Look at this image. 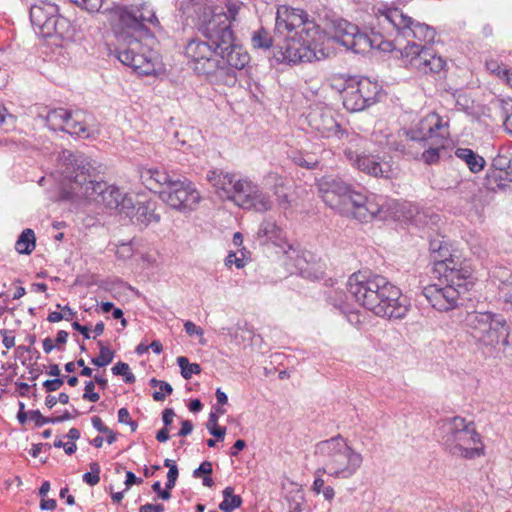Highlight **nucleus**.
<instances>
[{"mask_svg": "<svg viewBox=\"0 0 512 512\" xmlns=\"http://www.w3.org/2000/svg\"><path fill=\"white\" fill-rule=\"evenodd\" d=\"M380 36H390L395 33L408 39L401 55L405 65L423 74L440 73L446 66V61L426 44L433 43L436 31L433 27L416 22L398 8L379 9L377 14V29Z\"/></svg>", "mask_w": 512, "mask_h": 512, "instance_id": "nucleus-1", "label": "nucleus"}, {"mask_svg": "<svg viewBox=\"0 0 512 512\" xmlns=\"http://www.w3.org/2000/svg\"><path fill=\"white\" fill-rule=\"evenodd\" d=\"M275 33L284 37L283 44L273 48V58L278 63L313 62L327 57L318 43L319 26L303 9L280 5L276 11Z\"/></svg>", "mask_w": 512, "mask_h": 512, "instance_id": "nucleus-2", "label": "nucleus"}, {"mask_svg": "<svg viewBox=\"0 0 512 512\" xmlns=\"http://www.w3.org/2000/svg\"><path fill=\"white\" fill-rule=\"evenodd\" d=\"M62 174L68 181L70 197L85 199L115 209L122 191L102 180L96 161L80 152L63 150L58 155Z\"/></svg>", "mask_w": 512, "mask_h": 512, "instance_id": "nucleus-3", "label": "nucleus"}, {"mask_svg": "<svg viewBox=\"0 0 512 512\" xmlns=\"http://www.w3.org/2000/svg\"><path fill=\"white\" fill-rule=\"evenodd\" d=\"M119 23L122 26L120 39L126 44L118 50V59L139 74L149 75L154 71L153 51L140 41L148 33L147 24L159 25L153 8L143 3L119 9Z\"/></svg>", "mask_w": 512, "mask_h": 512, "instance_id": "nucleus-4", "label": "nucleus"}, {"mask_svg": "<svg viewBox=\"0 0 512 512\" xmlns=\"http://www.w3.org/2000/svg\"><path fill=\"white\" fill-rule=\"evenodd\" d=\"M319 193L331 208L339 210L361 222L376 217L383 219L384 199L375 195L366 196L356 191L339 177L328 176L319 182Z\"/></svg>", "mask_w": 512, "mask_h": 512, "instance_id": "nucleus-5", "label": "nucleus"}, {"mask_svg": "<svg viewBox=\"0 0 512 512\" xmlns=\"http://www.w3.org/2000/svg\"><path fill=\"white\" fill-rule=\"evenodd\" d=\"M218 18L209 21L206 28L207 41L192 39L185 46L188 65L197 74L204 76L210 83L232 87L237 78L229 70L220 67L219 49L213 43L212 35L219 34Z\"/></svg>", "mask_w": 512, "mask_h": 512, "instance_id": "nucleus-6", "label": "nucleus"}, {"mask_svg": "<svg viewBox=\"0 0 512 512\" xmlns=\"http://www.w3.org/2000/svg\"><path fill=\"white\" fill-rule=\"evenodd\" d=\"M464 325L478 349L486 355L494 356L500 345H509L511 328L506 318L500 313L468 312Z\"/></svg>", "mask_w": 512, "mask_h": 512, "instance_id": "nucleus-7", "label": "nucleus"}, {"mask_svg": "<svg viewBox=\"0 0 512 512\" xmlns=\"http://www.w3.org/2000/svg\"><path fill=\"white\" fill-rule=\"evenodd\" d=\"M473 284V275L470 279H454L453 282L445 281L444 276H440L437 283L425 286L422 294L435 310L448 312L458 307L461 297Z\"/></svg>", "mask_w": 512, "mask_h": 512, "instance_id": "nucleus-8", "label": "nucleus"}, {"mask_svg": "<svg viewBox=\"0 0 512 512\" xmlns=\"http://www.w3.org/2000/svg\"><path fill=\"white\" fill-rule=\"evenodd\" d=\"M212 39L219 49L220 67L226 68L237 78L235 70L245 68L250 62V55L242 46L234 43V32L229 24L219 23V34H213Z\"/></svg>", "mask_w": 512, "mask_h": 512, "instance_id": "nucleus-9", "label": "nucleus"}, {"mask_svg": "<svg viewBox=\"0 0 512 512\" xmlns=\"http://www.w3.org/2000/svg\"><path fill=\"white\" fill-rule=\"evenodd\" d=\"M403 135L407 141L419 142L423 146L432 141V145H441L443 140L449 136L448 121L436 112H430L422 117L411 128L403 130Z\"/></svg>", "mask_w": 512, "mask_h": 512, "instance_id": "nucleus-10", "label": "nucleus"}, {"mask_svg": "<svg viewBox=\"0 0 512 512\" xmlns=\"http://www.w3.org/2000/svg\"><path fill=\"white\" fill-rule=\"evenodd\" d=\"M386 278L369 270L353 273L347 281L348 293L365 308L375 306L379 292L386 284Z\"/></svg>", "mask_w": 512, "mask_h": 512, "instance_id": "nucleus-11", "label": "nucleus"}, {"mask_svg": "<svg viewBox=\"0 0 512 512\" xmlns=\"http://www.w3.org/2000/svg\"><path fill=\"white\" fill-rule=\"evenodd\" d=\"M439 430L444 434L445 442L455 448L481 444V436L476 431L474 422H468L461 416L441 420Z\"/></svg>", "mask_w": 512, "mask_h": 512, "instance_id": "nucleus-12", "label": "nucleus"}, {"mask_svg": "<svg viewBox=\"0 0 512 512\" xmlns=\"http://www.w3.org/2000/svg\"><path fill=\"white\" fill-rule=\"evenodd\" d=\"M160 199L172 209L189 212L196 208L201 196L190 180L177 178L160 191Z\"/></svg>", "mask_w": 512, "mask_h": 512, "instance_id": "nucleus-13", "label": "nucleus"}, {"mask_svg": "<svg viewBox=\"0 0 512 512\" xmlns=\"http://www.w3.org/2000/svg\"><path fill=\"white\" fill-rule=\"evenodd\" d=\"M374 304L375 306H368L367 309L380 317L402 319L408 312V305L401 290L388 280Z\"/></svg>", "mask_w": 512, "mask_h": 512, "instance_id": "nucleus-14", "label": "nucleus"}, {"mask_svg": "<svg viewBox=\"0 0 512 512\" xmlns=\"http://www.w3.org/2000/svg\"><path fill=\"white\" fill-rule=\"evenodd\" d=\"M431 261L434 263V271L444 276L445 281L453 282L454 279H470L473 275V269L459 256L453 254L448 245L433 254Z\"/></svg>", "mask_w": 512, "mask_h": 512, "instance_id": "nucleus-15", "label": "nucleus"}, {"mask_svg": "<svg viewBox=\"0 0 512 512\" xmlns=\"http://www.w3.org/2000/svg\"><path fill=\"white\" fill-rule=\"evenodd\" d=\"M334 39L354 53H364L372 48V42L367 34L360 31L359 27L345 19L332 21Z\"/></svg>", "mask_w": 512, "mask_h": 512, "instance_id": "nucleus-16", "label": "nucleus"}, {"mask_svg": "<svg viewBox=\"0 0 512 512\" xmlns=\"http://www.w3.org/2000/svg\"><path fill=\"white\" fill-rule=\"evenodd\" d=\"M362 462V455L355 450H334L327 469L332 476L349 478L360 468Z\"/></svg>", "mask_w": 512, "mask_h": 512, "instance_id": "nucleus-17", "label": "nucleus"}, {"mask_svg": "<svg viewBox=\"0 0 512 512\" xmlns=\"http://www.w3.org/2000/svg\"><path fill=\"white\" fill-rule=\"evenodd\" d=\"M344 155L353 167L367 175L373 177H389V165L382 162L378 156L359 154L351 148H346Z\"/></svg>", "mask_w": 512, "mask_h": 512, "instance_id": "nucleus-18", "label": "nucleus"}, {"mask_svg": "<svg viewBox=\"0 0 512 512\" xmlns=\"http://www.w3.org/2000/svg\"><path fill=\"white\" fill-rule=\"evenodd\" d=\"M308 122L312 129L317 131L322 137L336 136L343 138L348 135L346 130L341 129L340 124L335 120L331 109H315L308 115Z\"/></svg>", "mask_w": 512, "mask_h": 512, "instance_id": "nucleus-19", "label": "nucleus"}, {"mask_svg": "<svg viewBox=\"0 0 512 512\" xmlns=\"http://www.w3.org/2000/svg\"><path fill=\"white\" fill-rule=\"evenodd\" d=\"M57 12V6L51 3L33 5L30 8V20L35 32L42 37H49V30Z\"/></svg>", "mask_w": 512, "mask_h": 512, "instance_id": "nucleus-20", "label": "nucleus"}, {"mask_svg": "<svg viewBox=\"0 0 512 512\" xmlns=\"http://www.w3.org/2000/svg\"><path fill=\"white\" fill-rule=\"evenodd\" d=\"M492 282L497 285L498 300L506 311L512 312V272L506 267H495L490 272Z\"/></svg>", "mask_w": 512, "mask_h": 512, "instance_id": "nucleus-21", "label": "nucleus"}, {"mask_svg": "<svg viewBox=\"0 0 512 512\" xmlns=\"http://www.w3.org/2000/svg\"><path fill=\"white\" fill-rule=\"evenodd\" d=\"M142 184L153 192H158L170 186L174 178L165 170L159 168H142L140 170Z\"/></svg>", "mask_w": 512, "mask_h": 512, "instance_id": "nucleus-22", "label": "nucleus"}, {"mask_svg": "<svg viewBox=\"0 0 512 512\" xmlns=\"http://www.w3.org/2000/svg\"><path fill=\"white\" fill-rule=\"evenodd\" d=\"M157 202L149 199L143 202H137V209L131 218L137 225L147 227L152 223H159L161 216L156 212Z\"/></svg>", "mask_w": 512, "mask_h": 512, "instance_id": "nucleus-23", "label": "nucleus"}, {"mask_svg": "<svg viewBox=\"0 0 512 512\" xmlns=\"http://www.w3.org/2000/svg\"><path fill=\"white\" fill-rule=\"evenodd\" d=\"M255 186L256 184L248 179H237L231 193L227 194V199L244 209L250 203V197Z\"/></svg>", "mask_w": 512, "mask_h": 512, "instance_id": "nucleus-24", "label": "nucleus"}, {"mask_svg": "<svg viewBox=\"0 0 512 512\" xmlns=\"http://www.w3.org/2000/svg\"><path fill=\"white\" fill-rule=\"evenodd\" d=\"M207 181L218 191H222V196L227 198L231 193L234 183L237 181L235 175L222 170H210L206 175Z\"/></svg>", "mask_w": 512, "mask_h": 512, "instance_id": "nucleus-25", "label": "nucleus"}, {"mask_svg": "<svg viewBox=\"0 0 512 512\" xmlns=\"http://www.w3.org/2000/svg\"><path fill=\"white\" fill-rule=\"evenodd\" d=\"M342 100L343 106L350 112H358L367 108L356 82H350L343 88Z\"/></svg>", "mask_w": 512, "mask_h": 512, "instance_id": "nucleus-26", "label": "nucleus"}, {"mask_svg": "<svg viewBox=\"0 0 512 512\" xmlns=\"http://www.w3.org/2000/svg\"><path fill=\"white\" fill-rule=\"evenodd\" d=\"M258 238H265L278 247H283L286 243V235L281 227L271 220H264L257 232Z\"/></svg>", "mask_w": 512, "mask_h": 512, "instance_id": "nucleus-27", "label": "nucleus"}, {"mask_svg": "<svg viewBox=\"0 0 512 512\" xmlns=\"http://www.w3.org/2000/svg\"><path fill=\"white\" fill-rule=\"evenodd\" d=\"M268 179L273 182L271 190L276 197L279 208L282 210L289 209L291 203L288 196L289 188L286 179L276 173H270Z\"/></svg>", "mask_w": 512, "mask_h": 512, "instance_id": "nucleus-28", "label": "nucleus"}, {"mask_svg": "<svg viewBox=\"0 0 512 512\" xmlns=\"http://www.w3.org/2000/svg\"><path fill=\"white\" fill-rule=\"evenodd\" d=\"M455 156L466 163L472 173H478L485 166V159L469 148H457Z\"/></svg>", "mask_w": 512, "mask_h": 512, "instance_id": "nucleus-29", "label": "nucleus"}, {"mask_svg": "<svg viewBox=\"0 0 512 512\" xmlns=\"http://www.w3.org/2000/svg\"><path fill=\"white\" fill-rule=\"evenodd\" d=\"M250 203L244 209L254 210L256 212L264 213L272 209V201L270 196L264 193L256 184L251 197Z\"/></svg>", "mask_w": 512, "mask_h": 512, "instance_id": "nucleus-30", "label": "nucleus"}, {"mask_svg": "<svg viewBox=\"0 0 512 512\" xmlns=\"http://www.w3.org/2000/svg\"><path fill=\"white\" fill-rule=\"evenodd\" d=\"M62 131L70 135H76L78 137H89L87 127L83 123L81 114L78 112L72 113L69 111V116L66 119V123L63 126Z\"/></svg>", "mask_w": 512, "mask_h": 512, "instance_id": "nucleus-31", "label": "nucleus"}, {"mask_svg": "<svg viewBox=\"0 0 512 512\" xmlns=\"http://www.w3.org/2000/svg\"><path fill=\"white\" fill-rule=\"evenodd\" d=\"M226 11L223 13L215 14L210 21L217 19L218 24L221 25L229 24L232 28V23L237 20L240 10L243 7V3L238 0H228L225 4Z\"/></svg>", "mask_w": 512, "mask_h": 512, "instance_id": "nucleus-32", "label": "nucleus"}, {"mask_svg": "<svg viewBox=\"0 0 512 512\" xmlns=\"http://www.w3.org/2000/svg\"><path fill=\"white\" fill-rule=\"evenodd\" d=\"M355 82L359 93H361L362 98L366 102V107L373 105L376 102L377 95L379 93L378 85L367 78Z\"/></svg>", "mask_w": 512, "mask_h": 512, "instance_id": "nucleus-33", "label": "nucleus"}, {"mask_svg": "<svg viewBox=\"0 0 512 512\" xmlns=\"http://www.w3.org/2000/svg\"><path fill=\"white\" fill-rule=\"evenodd\" d=\"M35 240V233L32 229L27 228L23 230L15 243L16 251L20 254H31L35 249Z\"/></svg>", "mask_w": 512, "mask_h": 512, "instance_id": "nucleus-34", "label": "nucleus"}, {"mask_svg": "<svg viewBox=\"0 0 512 512\" xmlns=\"http://www.w3.org/2000/svg\"><path fill=\"white\" fill-rule=\"evenodd\" d=\"M69 116V111L64 108L50 110L46 115V123L53 131H62Z\"/></svg>", "mask_w": 512, "mask_h": 512, "instance_id": "nucleus-35", "label": "nucleus"}, {"mask_svg": "<svg viewBox=\"0 0 512 512\" xmlns=\"http://www.w3.org/2000/svg\"><path fill=\"white\" fill-rule=\"evenodd\" d=\"M223 501L219 504V509L223 512H232L242 505V498L234 494L233 487H226L223 492Z\"/></svg>", "mask_w": 512, "mask_h": 512, "instance_id": "nucleus-36", "label": "nucleus"}, {"mask_svg": "<svg viewBox=\"0 0 512 512\" xmlns=\"http://www.w3.org/2000/svg\"><path fill=\"white\" fill-rule=\"evenodd\" d=\"M251 43L255 49L267 50L272 47L273 39L269 32L261 27L253 32L251 36Z\"/></svg>", "mask_w": 512, "mask_h": 512, "instance_id": "nucleus-37", "label": "nucleus"}, {"mask_svg": "<svg viewBox=\"0 0 512 512\" xmlns=\"http://www.w3.org/2000/svg\"><path fill=\"white\" fill-rule=\"evenodd\" d=\"M70 29H71L70 21L67 18L58 15V13H57L56 16L54 17L52 27L49 30V37L57 35L61 38H64L70 32Z\"/></svg>", "mask_w": 512, "mask_h": 512, "instance_id": "nucleus-38", "label": "nucleus"}, {"mask_svg": "<svg viewBox=\"0 0 512 512\" xmlns=\"http://www.w3.org/2000/svg\"><path fill=\"white\" fill-rule=\"evenodd\" d=\"M99 345V356L91 359V363L97 367H105L110 364L115 356L113 350L108 346L104 345L102 341H98Z\"/></svg>", "mask_w": 512, "mask_h": 512, "instance_id": "nucleus-39", "label": "nucleus"}, {"mask_svg": "<svg viewBox=\"0 0 512 512\" xmlns=\"http://www.w3.org/2000/svg\"><path fill=\"white\" fill-rule=\"evenodd\" d=\"M119 200V205L115 208V210H117L120 214H124L125 216L132 218L137 209V204L134 202L133 197L127 193L122 192Z\"/></svg>", "mask_w": 512, "mask_h": 512, "instance_id": "nucleus-40", "label": "nucleus"}, {"mask_svg": "<svg viewBox=\"0 0 512 512\" xmlns=\"http://www.w3.org/2000/svg\"><path fill=\"white\" fill-rule=\"evenodd\" d=\"M149 384L151 387H154V388L159 387V389H160L159 391H155L152 395L153 399L157 402L164 401L166 396L172 394V392H173L172 386L166 381L152 378V379H150Z\"/></svg>", "mask_w": 512, "mask_h": 512, "instance_id": "nucleus-41", "label": "nucleus"}, {"mask_svg": "<svg viewBox=\"0 0 512 512\" xmlns=\"http://www.w3.org/2000/svg\"><path fill=\"white\" fill-rule=\"evenodd\" d=\"M177 364L181 369V375L184 379L188 380L193 374L201 373V367L197 363H190L187 357L179 356Z\"/></svg>", "mask_w": 512, "mask_h": 512, "instance_id": "nucleus-42", "label": "nucleus"}, {"mask_svg": "<svg viewBox=\"0 0 512 512\" xmlns=\"http://www.w3.org/2000/svg\"><path fill=\"white\" fill-rule=\"evenodd\" d=\"M112 373L114 375H120L123 376L124 382L127 384H132L136 381V377L134 374L130 371L129 365L125 362H117L112 367Z\"/></svg>", "mask_w": 512, "mask_h": 512, "instance_id": "nucleus-43", "label": "nucleus"}, {"mask_svg": "<svg viewBox=\"0 0 512 512\" xmlns=\"http://www.w3.org/2000/svg\"><path fill=\"white\" fill-rule=\"evenodd\" d=\"M510 172H502L497 169L490 168L487 173V180L490 184L495 183L498 187L504 186L506 181H511Z\"/></svg>", "mask_w": 512, "mask_h": 512, "instance_id": "nucleus-44", "label": "nucleus"}, {"mask_svg": "<svg viewBox=\"0 0 512 512\" xmlns=\"http://www.w3.org/2000/svg\"><path fill=\"white\" fill-rule=\"evenodd\" d=\"M491 168L507 173L512 168V158L507 153H499L493 159Z\"/></svg>", "mask_w": 512, "mask_h": 512, "instance_id": "nucleus-45", "label": "nucleus"}, {"mask_svg": "<svg viewBox=\"0 0 512 512\" xmlns=\"http://www.w3.org/2000/svg\"><path fill=\"white\" fill-rule=\"evenodd\" d=\"M71 3L79 6L81 9L87 11L88 13H97L100 12V9L103 6L104 0H69Z\"/></svg>", "mask_w": 512, "mask_h": 512, "instance_id": "nucleus-46", "label": "nucleus"}, {"mask_svg": "<svg viewBox=\"0 0 512 512\" xmlns=\"http://www.w3.org/2000/svg\"><path fill=\"white\" fill-rule=\"evenodd\" d=\"M292 159L296 165L306 168V169H314L318 165L317 159H315L314 157L309 156V155H308V157H306L305 155H303L301 153L296 154L295 156H293Z\"/></svg>", "mask_w": 512, "mask_h": 512, "instance_id": "nucleus-47", "label": "nucleus"}, {"mask_svg": "<svg viewBox=\"0 0 512 512\" xmlns=\"http://www.w3.org/2000/svg\"><path fill=\"white\" fill-rule=\"evenodd\" d=\"M421 157L426 164H434L439 161V147H429L422 152Z\"/></svg>", "mask_w": 512, "mask_h": 512, "instance_id": "nucleus-48", "label": "nucleus"}, {"mask_svg": "<svg viewBox=\"0 0 512 512\" xmlns=\"http://www.w3.org/2000/svg\"><path fill=\"white\" fill-rule=\"evenodd\" d=\"M225 265L230 268L232 265H235L236 268L241 269L245 266L244 255L241 253V256H238L235 252H230L225 258Z\"/></svg>", "mask_w": 512, "mask_h": 512, "instance_id": "nucleus-49", "label": "nucleus"}, {"mask_svg": "<svg viewBox=\"0 0 512 512\" xmlns=\"http://www.w3.org/2000/svg\"><path fill=\"white\" fill-rule=\"evenodd\" d=\"M95 384L93 381H88L85 384V392L83 394V399L88 400L90 402H97L100 399L98 393L94 392Z\"/></svg>", "mask_w": 512, "mask_h": 512, "instance_id": "nucleus-50", "label": "nucleus"}, {"mask_svg": "<svg viewBox=\"0 0 512 512\" xmlns=\"http://www.w3.org/2000/svg\"><path fill=\"white\" fill-rule=\"evenodd\" d=\"M212 473V463L203 461L200 466L193 471V477L199 478L201 476L210 475Z\"/></svg>", "mask_w": 512, "mask_h": 512, "instance_id": "nucleus-51", "label": "nucleus"}, {"mask_svg": "<svg viewBox=\"0 0 512 512\" xmlns=\"http://www.w3.org/2000/svg\"><path fill=\"white\" fill-rule=\"evenodd\" d=\"M30 419L35 422L36 426H43L47 423H51L52 418L44 417L40 411L33 410L29 413Z\"/></svg>", "mask_w": 512, "mask_h": 512, "instance_id": "nucleus-52", "label": "nucleus"}, {"mask_svg": "<svg viewBox=\"0 0 512 512\" xmlns=\"http://www.w3.org/2000/svg\"><path fill=\"white\" fill-rule=\"evenodd\" d=\"M386 146L390 149V150H394V151H399L401 153H404L406 154V145L401 143V142H397V140L393 137H387L386 139Z\"/></svg>", "mask_w": 512, "mask_h": 512, "instance_id": "nucleus-53", "label": "nucleus"}, {"mask_svg": "<svg viewBox=\"0 0 512 512\" xmlns=\"http://www.w3.org/2000/svg\"><path fill=\"white\" fill-rule=\"evenodd\" d=\"M64 381L62 378L56 377L55 379L46 380L43 383L44 388L48 392L57 391L62 385Z\"/></svg>", "mask_w": 512, "mask_h": 512, "instance_id": "nucleus-54", "label": "nucleus"}, {"mask_svg": "<svg viewBox=\"0 0 512 512\" xmlns=\"http://www.w3.org/2000/svg\"><path fill=\"white\" fill-rule=\"evenodd\" d=\"M0 334L3 337L2 343L7 349H11L15 345V336L12 335V331L7 329H1Z\"/></svg>", "mask_w": 512, "mask_h": 512, "instance_id": "nucleus-55", "label": "nucleus"}, {"mask_svg": "<svg viewBox=\"0 0 512 512\" xmlns=\"http://www.w3.org/2000/svg\"><path fill=\"white\" fill-rule=\"evenodd\" d=\"M184 329H185V332L189 335V336H193V335H199V336H202L203 335V330L202 328L196 326L192 321H186L184 323Z\"/></svg>", "mask_w": 512, "mask_h": 512, "instance_id": "nucleus-56", "label": "nucleus"}, {"mask_svg": "<svg viewBox=\"0 0 512 512\" xmlns=\"http://www.w3.org/2000/svg\"><path fill=\"white\" fill-rule=\"evenodd\" d=\"M118 421L120 423L130 424L133 429H135V427H136V424L134 422H130V413L127 408L119 409Z\"/></svg>", "mask_w": 512, "mask_h": 512, "instance_id": "nucleus-57", "label": "nucleus"}, {"mask_svg": "<svg viewBox=\"0 0 512 512\" xmlns=\"http://www.w3.org/2000/svg\"><path fill=\"white\" fill-rule=\"evenodd\" d=\"M497 75L500 79L504 80L510 87H512V70L498 67Z\"/></svg>", "mask_w": 512, "mask_h": 512, "instance_id": "nucleus-58", "label": "nucleus"}, {"mask_svg": "<svg viewBox=\"0 0 512 512\" xmlns=\"http://www.w3.org/2000/svg\"><path fill=\"white\" fill-rule=\"evenodd\" d=\"M68 332L64 331V330H60L58 331L57 335H56V339H55V346L58 350L62 351L63 350V345L67 342L68 340Z\"/></svg>", "mask_w": 512, "mask_h": 512, "instance_id": "nucleus-59", "label": "nucleus"}, {"mask_svg": "<svg viewBox=\"0 0 512 512\" xmlns=\"http://www.w3.org/2000/svg\"><path fill=\"white\" fill-rule=\"evenodd\" d=\"M152 489L154 492H156L158 494V496L163 499V500H168L170 499L171 497V493L169 491H167L166 489H162L161 488V484L159 481L155 482L153 485H152Z\"/></svg>", "mask_w": 512, "mask_h": 512, "instance_id": "nucleus-60", "label": "nucleus"}, {"mask_svg": "<svg viewBox=\"0 0 512 512\" xmlns=\"http://www.w3.org/2000/svg\"><path fill=\"white\" fill-rule=\"evenodd\" d=\"M446 246H447V244L444 243V241H442V240L434 239V240L430 241L429 249H430L431 257L433 256V254L439 253L440 250Z\"/></svg>", "mask_w": 512, "mask_h": 512, "instance_id": "nucleus-61", "label": "nucleus"}, {"mask_svg": "<svg viewBox=\"0 0 512 512\" xmlns=\"http://www.w3.org/2000/svg\"><path fill=\"white\" fill-rule=\"evenodd\" d=\"M164 506L162 504H150L147 503L142 505L139 509V512H163Z\"/></svg>", "mask_w": 512, "mask_h": 512, "instance_id": "nucleus-62", "label": "nucleus"}, {"mask_svg": "<svg viewBox=\"0 0 512 512\" xmlns=\"http://www.w3.org/2000/svg\"><path fill=\"white\" fill-rule=\"evenodd\" d=\"M323 443L333 445L334 448H341V447L349 448L348 444L346 443V440L341 436L333 437L330 440L324 441Z\"/></svg>", "mask_w": 512, "mask_h": 512, "instance_id": "nucleus-63", "label": "nucleus"}, {"mask_svg": "<svg viewBox=\"0 0 512 512\" xmlns=\"http://www.w3.org/2000/svg\"><path fill=\"white\" fill-rule=\"evenodd\" d=\"M83 481L89 486H95L100 481V476L93 474L92 472H86L83 475Z\"/></svg>", "mask_w": 512, "mask_h": 512, "instance_id": "nucleus-64", "label": "nucleus"}]
</instances>
